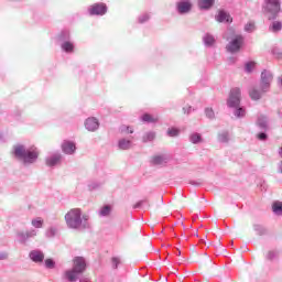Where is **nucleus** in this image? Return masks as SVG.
Segmentation results:
<instances>
[{
    "label": "nucleus",
    "instance_id": "38",
    "mask_svg": "<svg viewBox=\"0 0 282 282\" xmlns=\"http://www.w3.org/2000/svg\"><path fill=\"white\" fill-rule=\"evenodd\" d=\"M127 130H128V133H133V130L132 129L129 130V127L127 128Z\"/></svg>",
    "mask_w": 282,
    "mask_h": 282
},
{
    "label": "nucleus",
    "instance_id": "9",
    "mask_svg": "<svg viewBox=\"0 0 282 282\" xmlns=\"http://www.w3.org/2000/svg\"><path fill=\"white\" fill-rule=\"evenodd\" d=\"M98 127H100V122L95 117H89L85 121V128L87 131H97Z\"/></svg>",
    "mask_w": 282,
    "mask_h": 282
},
{
    "label": "nucleus",
    "instance_id": "17",
    "mask_svg": "<svg viewBox=\"0 0 282 282\" xmlns=\"http://www.w3.org/2000/svg\"><path fill=\"white\" fill-rule=\"evenodd\" d=\"M160 120L159 117H153L152 115L150 113H144L142 116V121L143 122H158Z\"/></svg>",
    "mask_w": 282,
    "mask_h": 282
},
{
    "label": "nucleus",
    "instance_id": "15",
    "mask_svg": "<svg viewBox=\"0 0 282 282\" xmlns=\"http://www.w3.org/2000/svg\"><path fill=\"white\" fill-rule=\"evenodd\" d=\"M215 3V0H199L198 7L200 10H208L209 8H213V4Z\"/></svg>",
    "mask_w": 282,
    "mask_h": 282
},
{
    "label": "nucleus",
    "instance_id": "4",
    "mask_svg": "<svg viewBox=\"0 0 282 282\" xmlns=\"http://www.w3.org/2000/svg\"><path fill=\"white\" fill-rule=\"evenodd\" d=\"M87 268V263L85 262V258L76 257L73 260V270L66 271V278L68 281H76L79 274H83Z\"/></svg>",
    "mask_w": 282,
    "mask_h": 282
},
{
    "label": "nucleus",
    "instance_id": "36",
    "mask_svg": "<svg viewBox=\"0 0 282 282\" xmlns=\"http://www.w3.org/2000/svg\"><path fill=\"white\" fill-rule=\"evenodd\" d=\"M144 21H149V15L148 14L140 18V23H144Z\"/></svg>",
    "mask_w": 282,
    "mask_h": 282
},
{
    "label": "nucleus",
    "instance_id": "5",
    "mask_svg": "<svg viewBox=\"0 0 282 282\" xmlns=\"http://www.w3.org/2000/svg\"><path fill=\"white\" fill-rule=\"evenodd\" d=\"M264 10L272 14L269 19H274L281 12V0H265Z\"/></svg>",
    "mask_w": 282,
    "mask_h": 282
},
{
    "label": "nucleus",
    "instance_id": "11",
    "mask_svg": "<svg viewBox=\"0 0 282 282\" xmlns=\"http://www.w3.org/2000/svg\"><path fill=\"white\" fill-rule=\"evenodd\" d=\"M62 149H63L64 153L72 155V153H74V151H76V144H74V142L65 141L62 144Z\"/></svg>",
    "mask_w": 282,
    "mask_h": 282
},
{
    "label": "nucleus",
    "instance_id": "2",
    "mask_svg": "<svg viewBox=\"0 0 282 282\" xmlns=\"http://www.w3.org/2000/svg\"><path fill=\"white\" fill-rule=\"evenodd\" d=\"M13 155H15L18 160H22L24 164H33V162L39 160V150L34 147L25 150V147L23 145H14Z\"/></svg>",
    "mask_w": 282,
    "mask_h": 282
},
{
    "label": "nucleus",
    "instance_id": "8",
    "mask_svg": "<svg viewBox=\"0 0 282 282\" xmlns=\"http://www.w3.org/2000/svg\"><path fill=\"white\" fill-rule=\"evenodd\" d=\"M89 14L91 17H94V15L102 17V14H107V4H105V3L93 4L89 9Z\"/></svg>",
    "mask_w": 282,
    "mask_h": 282
},
{
    "label": "nucleus",
    "instance_id": "23",
    "mask_svg": "<svg viewBox=\"0 0 282 282\" xmlns=\"http://www.w3.org/2000/svg\"><path fill=\"white\" fill-rule=\"evenodd\" d=\"M62 50H64V52H74V44H72V42H65L62 45Z\"/></svg>",
    "mask_w": 282,
    "mask_h": 282
},
{
    "label": "nucleus",
    "instance_id": "20",
    "mask_svg": "<svg viewBox=\"0 0 282 282\" xmlns=\"http://www.w3.org/2000/svg\"><path fill=\"white\" fill-rule=\"evenodd\" d=\"M282 24L279 21H275L272 23V25L269 28L271 32H281Z\"/></svg>",
    "mask_w": 282,
    "mask_h": 282
},
{
    "label": "nucleus",
    "instance_id": "27",
    "mask_svg": "<svg viewBox=\"0 0 282 282\" xmlns=\"http://www.w3.org/2000/svg\"><path fill=\"white\" fill-rule=\"evenodd\" d=\"M205 45H214L215 44V37L213 35H206L204 37Z\"/></svg>",
    "mask_w": 282,
    "mask_h": 282
},
{
    "label": "nucleus",
    "instance_id": "19",
    "mask_svg": "<svg viewBox=\"0 0 282 282\" xmlns=\"http://www.w3.org/2000/svg\"><path fill=\"white\" fill-rule=\"evenodd\" d=\"M119 149H122L123 151H127V149H131V141L129 140H120L119 141Z\"/></svg>",
    "mask_w": 282,
    "mask_h": 282
},
{
    "label": "nucleus",
    "instance_id": "34",
    "mask_svg": "<svg viewBox=\"0 0 282 282\" xmlns=\"http://www.w3.org/2000/svg\"><path fill=\"white\" fill-rule=\"evenodd\" d=\"M258 140H268V134H265L264 132L258 133L257 134Z\"/></svg>",
    "mask_w": 282,
    "mask_h": 282
},
{
    "label": "nucleus",
    "instance_id": "26",
    "mask_svg": "<svg viewBox=\"0 0 282 282\" xmlns=\"http://www.w3.org/2000/svg\"><path fill=\"white\" fill-rule=\"evenodd\" d=\"M111 213V206L106 205L101 210H100V215L102 217H107L109 214Z\"/></svg>",
    "mask_w": 282,
    "mask_h": 282
},
{
    "label": "nucleus",
    "instance_id": "10",
    "mask_svg": "<svg viewBox=\"0 0 282 282\" xmlns=\"http://www.w3.org/2000/svg\"><path fill=\"white\" fill-rule=\"evenodd\" d=\"M216 20L218 21V23H232V18L230 17V14L226 13L225 11H219Z\"/></svg>",
    "mask_w": 282,
    "mask_h": 282
},
{
    "label": "nucleus",
    "instance_id": "37",
    "mask_svg": "<svg viewBox=\"0 0 282 282\" xmlns=\"http://www.w3.org/2000/svg\"><path fill=\"white\" fill-rule=\"evenodd\" d=\"M267 259H274V252L269 251L267 254Z\"/></svg>",
    "mask_w": 282,
    "mask_h": 282
},
{
    "label": "nucleus",
    "instance_id": "22",
    "mask_svg": "<svg viewBox=\"0 0 282 282\" xmlns=\"http://www.w3.org/2000/svg\"><path fill=\"white\" fill-rule=\"evenodd\" d=\"M167 135H170V138H177V135H180V129H177V128H170L167 130Z\"/></svg>",
    "mask_w": 282,
    "mask_h": 282
},
{
    "label": "nucleus",
    "instance_id": "16",
    "mask_svg": "<svg viewBox=\"0 0 282 282\" xmlns=\"http://www.w3.org/2000/svg\"><path fill=\"white\" fill-rule=\"evenodd\" d=\"M61 162V155H53L46 159V166H56Z\"/></svg>",
    "mask_w": 282,
    "mask_h": 282
},
{
    "label": "nucleus",
    "instance_id": "7",
    "mask_svg": "<svg viewBox=\"0 0 282 282\" xmlns=\"http://www.w3.org/2000/svg\"><path fill=\"white\" fill-rule=\"evenodd\" d=\"M241 45H243V36L237 35L227 46L228 52L235 54V52H239L241 50Z\"/></svg>",
    "mask_w": 282,
    "mask_h": 282
},
{
    "label": "nucleus",
    "instance_id": "32",
    "mask_svg": "<svg viewBox=\"0 0 282 282\" xmlns=\"http://www.w3.org/2000/svg\"><path fill=\"white\" fill-rule=\"evenodd\" d=\"M205 113L207 118H215V111L212 108H206Z\"/></svg>",
    "mask_w": 282,
    "mask_h": 282
},
{
    "label": "nucleus",
    "instance_id": "12",
    "mask_svg": "<svg viewBox=\"0 0 282 282\" xmlns=\"http://www.w3.org/2000/svg\"><path fill=\"white\" fill-rule=\"evenodd\" d=\"M177 8L181 14H186V12H191L192 4L188 1H182L178 2Z\"/></svg>",
    "mask_w": 282,
    "mask_h": 282
},
{
    "label": "nucleus",
    "instance_id": "31",
    "mask_svg": "<svg viewBox=\"0 0 282 282\" xmlns=\"http://www.w3.org/2000/svg\"><path fill=\"white\" fill-rule=\"evenodd\" d=\"M245 30L246 32H254V23L249 22L248 24H246Z\"/></svg>",
    "mask_w": 282,
    "mask_h": 282
},
{
    "label": "nucleus",
    "instance_id": "13",
    "mask_svg": "<svg viewBox=\"0 0 282 282\" xmlns=\"http://www.w3.org/2000/svg\"><path fill=\"white\" fill-rule=\"evenodd\" d=\"M150 163L153 166H160L162 164H166V158L162 155H155L151 158Z\"/></svg>",
    "mask_w": 282,
    "mask_h": 282
},
{
    "label": "nucleus",
    "instance_id": "14",
    "mask_svg": "<svg viewBox=\"0 0 282 282\" xmlns=\"http://www.w3.org/2000/svg\"><path fill=\"white\" fill-rule=\"evenodd\" d=\"M30 258L32 259V261H35V263H41V261L45 259V256L41 251H32L30 253Z\"/></svg>",
    "mask_w": 282,
    "mask_h": 282
},
{
    "label": "nucleus",
    "instance_id": "18",
    "mask_svg": "<svg viewBox=\"0 0 282 282\" xmlns=\"http://www.w3.org/2000/svg\"><path fill=\"white\" fill-rule=\"evenodd\" d=\"M272 210L275 215H282V203L281 202L273 203Z\"/></svg>",
    "mask_w": 282,
    "mask_h": 282
},
{
    "label": "nucleus",
    "instance_id": "24",
    "mask_svg": "<svg viewBox=\"0 0 282 282\" xmlns=\"http://www.w3.org/2000/svg\"><path fill=\"white\" fill-rule=\"evenodd\" d=\"M32 226H34V228H43V219L42 218H36V219H33L31 221Z\"/></svg>",
    "mask_w": 282,
    "mask_h": 282
},
{
    "label": "nucleus",
    "instance_id": "1",
    "mask_svg": "<svg viewBox=\"0 0 282 282\" xmlns=\"http://www.w3.org/2000/svg\"><path fill=\"white\" fill-rule=\"evenodd\" d=\"M66 225L74 230H78L80 228H87V221H89V215L84 214L80 208H73L68 210L65 215Z\"/></svg>",
    "mask_w": 282,
    "mask_h": 282
},
{
    "label": "nucleus",
    "instance_id": "21",
    "mask_svg": "<svg viewBox=\"0 0 282 282\" xmlns=\"http://www.w3.org/2000/svg\"><path fill=\"white\" fill-rule=\"evenodd\" d=\"M155 140V132H148L143 135V142H153Z\"/></svg>",
    "mask_w": 282,
    "mask_h": 282
},
{
    "label": "nucleus",
    "instance_id": "33",
    "mask_svg": "<svg viewBox=\"0 0 282 282\" xmlns=\"http://www.w3.org/2000/svg\"><path fill=\"white\" fill-rule=\"evenodd\" d=\"M258 127H260V129H263L265 131V129H268V123L265 122V120H259L258 121Z\"/></svg>",
    "mask_w": 282,
    "mask_h": 282
},
{
    "label": "nucleus",
    "instance_id": "3",
    "mask_svg": "<svg viewBox=\"0 0 282 282\" xmlns=\"http://www.w3.org/2000/svg\"><path fill=\"white\" fill-rule=\"evenodd\" d=\"M272 83V74L270 72L264 70L261 73V89L259 88H252L249 91V96L251 100H260L261 96L265 94L270 89V84Z\"/></svg>",
    "mask_w": 282,
    "mask_h": 282
},
{
    "label": "nucleus",
    "instance_id": "30",
    "mask_svg": "<svg viewBox=\"0 0 282 282\" xmlns=\"http://www.w3.org/2000/svg\"><path fill=\"white\" fill-rule=\"evenodd\" d=\"M246 116V110H243V108H238L236 110V117L237 118H243Z\"/></svg>",
    "mask_w": 282,
    "mask_h": 282
},
{
    "label": "nucleus",
    "instance_id": "28",
    "mask_svg": "<svg viewBox=\"0 0 282 282\" xmlns=\"http://www.w3.org/2000/svg\"><path fill=\"white\" fill-rule=\"evenodd\" d=\"M111 265L116 270L118 269V265H120V258L118 257H112L111 258Z\"/></svg>",
    "mask_w": 282,
    "mask_h": 282
},
{
    "label": "nucleus",
    "instance_id": "25",
    "mask_svg": "<svg viewBox=\"0 0 282 282\" xmlns=\"http://www.w3.org/2000/svg\"><path fill=\"white\" fill-rule=\"evenodd\" d=\"M191 142H193V144H197V142H202V135L198 133L192 134Z\"/></svg>",
    "mask_w": 282,
    "mask_h": 282
},
{
    "label": "nucleus",
    "instance_id": "39",
    "mask_svg": "<svg viewBox=\"0 0 282 282\" xmlns=\"http://www.w3.org/2000/svg\"><path fill=\"white\" fill-rule=\"evenodd\" d=\"M176 254L180 257V254H182V251H178Z\"/></svg>",
    "mask_w": 282,
    "mask_h": 282
},
{
    "label": "nucleus",
    "instance_id": "6",
    "mask_svg": "<svg viewBox=\"0 0 282 282\" xmlns=\"http://www.w3.org/2000/svg\"><path fill=\"white\" fill-rule=\"evenodd\" d=\"M241 102V89L234 88L230 91L229 99L227 101L228 107H239Z\"/></svg>",
    "mask_w": 282,
    "mask_h": 282
},
{
    "label": "nucleus",
    "instance_id": "35",
    "mask_svg": "<svg viewBox=\"0 0 282 282\" xmlns=\"http://www.w3.org/2000/svg\"><path fill=\"white\" fill-rule=\"evenodd\" d=\"M45 265H46V268H54V260L46 259L45 260Z\"/></svg>",
    "mask_w": 282,
    "mask_h": 282
},
{
    "label": "nucleus",
    "instance_id": "29",
    "mask_svg": "<svg viewBox=\"0 0 282 282\" xmlns=\"http://www.w3.org/2000/svg\"><path fill=\"white\" fill-rule=\"evenodd\" d=\"M254 67H257V63H254V62H248V63L246 64V72L250 73V72H252V69H254Z\"/></svg>",
    "mask_w": 282,
    "mask_h": 282
}]
</instances>
